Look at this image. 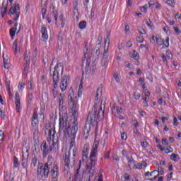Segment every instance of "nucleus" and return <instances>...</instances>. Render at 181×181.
Here are the masks:
<instances>
[{"mask_svg":"<svg viewBox=\"0 0 181 181\" xmlns=\"http://www.w3.org/2000/svg\"><path fill=\"white\" fill-rule=\"evenodd\" d=\"M63 129L64 135H75L76 132L78 131V122L75 119L70 125L67 118L62 116L59 118V131Z\"/></svg>","mask_w":181,"mask_h":181,"instance_id":"1","label":"nucleus"},{"mask_svg":"<svg viewBox=\"0 0 181 181\" xmlns=\"http://www.w3.org/2000/svg\"><path fill=\"white\" fill-rule=\"evenodd\" d=\"M98 152V142H94L93 148L89 156L90 162L86 165V170L88 172L89 180L94 176V170H95V156Z\"/></svg>","mask_w":181,"mask_h":181,"instance_id":"2","label":"nucleus"},{"mask_svg":"<svg viewBox=\"0 0 181 181\" xmlns=\"http://www.w3.org/2000/svg\"><path fill=\"white\" fill-rule=\"evenodd\" d=\"M103 118L104 110L100 107V110L98 112H92L91 113L90 112H88L86 122H88L89 125H92V127H95L98 123V121H103Z\"/></svg>","mask_w":181,"mask_h":181,"instance_id":"3","label":"nucleus"},{"mask_svg":"<svg viewBox=\"0 0 181 181\" xmlns=\"http://www.w3.org/2000/svg\"><path fill=\"white\" fill-rule=\"evenodd\" d=\"M31 125L33 127V141L35 144H37L39 142V119L36 109H34Z\"/></svg>","mask_w":181,"mask_h":181,"instance_id":"4","label":"nucleus"},{"mask_svg":"<svg viewBox=\"0 0 181 181\" xmlns=\"http://www.w3.org/2000/svg\"><path fill=\"white\" fill-rule=\"evenodd\" d=\"M68 105L71 111H73L74 121H77V116L78 115V98L69 94L68 97Z\"/></svg>","mask_w":181,"mask_h":181,"instance_id":"5","label":"nucleus"},{"mask_svg":"<svg viewBox=\"0 0 181 181\" xmlns=\"http://www.w3.org/2000/svg\"><path fill=\"white\" fill-rule=\"evenodd\" d=\"M50 76L52 77L53 84L56 87L59 83V80H60V76H63V67L62 66V64H58L54 68V70H50Z\"/></svg>","mask_w":181,"mask_h":181,"instance_id":"6","label":"nucleus"},{"mask_svg":"<svg viewBox=\"0 0 181 181\" xmlns=\"http://www.w3.org/2000/svg\"><path fill=\"white\" fill-rule=\"evenodd\" d=\"M65 168H73L76 163V150L73 149L69 151L68 153H65L64 158Z\"/></svg>","mask_w":181,"mask_h":181,"instance_id":"7","label":"nucleus"},{"mask_svg":"<svg viewBox=\"0 0 181 181\" xmlns=\"http://www.w3.org/2000/svg\"><path fill=\"white\" fill-rule=\"evenodd\" d=\"M19 11H21V6H19V3H18V1H16L15 4H13V6H11V7L10 8L8 12L9 15H16L13 21H18V19H19V16L21 15V12H19Z\"/></svg>","mask_w":181,"mask_h":181,"instance_id":"8","label":"nucleus"},{"mask_svg":"<svg viewBox=\"0 0 181 181\" xmlns=\"http://www.w3.org/2000/svg\"><path fill=\"white\" fill-rule=\"evenodd\" d=\"M53 157L52 156H48V160L45 164L43 168L44 170V177L47 178L49 177V173H50V166H53Z\"/></svg>","mask_w":181,"mask_h":181,"instance_id":"9","label":"nucleus"},{"mask_svg":"<svg viewBox=\"0 0 181 181\" xmlns=\"http://www.w3.org/2000/svg\"><path fill=\"white\" fill-rule=\"evenodd\" d=\"M69 80H70V76L69 75H64L62 77L59 83V88L62 92L66 91V90L67 89V86H69V83H67V81H69Z\"/></svg>","mask_w":181,"mask_h":181,"instance_id":"10","label":"nucleus"},{"mask_svg":"<svg viewBox=\"0 0 181 181\" xmlns=\"http://www.w3.org/2000/svg\"><path fill=\"white\" fill-rule=\"evenodd\" d=\"M59 151V139H52V143L49 144V152L56 153Z\"/></svg>","mask_w":181,"mask_h":181,"instance_id":"11","label":"nucleus"},{"mask_svg":"<svg viewBox=\"0 0 181 181\" xmlns=\"http://www.w3.org/2000/svg\"><path fill=\"white\" fill-rule=\"evenodd\" d=\"M49 168L51 169L52 179H57V177L59 176V167H57V165L52 164Z\"/></svg>","mask_w":181,"mask_h":181,"instance_id":"12","label":"nucleus"},{"mask_svg":"<svg viewBox=\"0 0 181 181\" xmlns=\"http://www.w3.org/2000/svg\"><path fill=\"white\" fill-rule=\"evenodd\" d=\"M41 151L42 152L43 158H46V156H47V154L50 152V148H49V146L45 141H42L41 144Z\"/></svg>","mask_w":181,"mask_h":181,"instance_id":"13","label":"nucleus"},{"mask_svg":"<svg viewBox=\"0 0 181 181\" xmlns=\"http://www.w3.org/2000/svg\"><path fill=\"white\" fill-rule=\"evenodd\" d=\"M76 135H77V132L75 133V135L73 134H68V136L69 138H71L70 149H69V151L71 150V153H73V149H74V151H76V152H77V149L74 148V146H76V142L74 141V140L76 139Z\"/></svg>","mask_w":181,"mask_h":181,"instance_id":"14","label":"nucleus"},{"mask_svg":"<svg viewBox=\"0 0 181 181\" xmlns=\"http://www.w3.org/2000/svg\"><path fill=\"white\" fill-rule=\"evenodd\" d=\"M24 70L25 71H26V70H28V69H29V66H30V52H25V55L24 57Z\"/></svg>","mask_w":181,"mask_h":181,"instance_id":"15","label":"nucleus"},{"mask_svg":"<svg viewBox=\"0 0 181 181\" xmlns=\"http://www.w3.org/2000/svg\"><path fill=\"white\" fill-rule=\"evenodd\" d=\"M27 153L26 154H23V156H22V162H21V165L23 169H26V166H28V162L29 159V150H26Z\"/></svg>","mask_w":181,"mask_h":181,"instance_id":"16","label":"nucleus"},{"mask_svg":"<svg viewBox=\"0 0 181 181\" xmlns=\"http://www.w3.org/2000/svg\"><path fill=\"white\" fill-rule=\"evenodd\" d=\"M108 47H107V49L105 48L104 52H103V59L101 61V66L103 67H104V66H105L107 64V62H108Z\"/></svg>","mask_w":181,"mask_h":181,"instance_id":"17","label":"nucleus"},{"mask_svg":"<svg viewBox=\"0 0 181 181\" xmlns=\"http://www.w3.org/2000/svg\"><path fill=\"white\" fill-rule=\"evenodd\" d=\"M78 166V168L76 170V174L75 175V179L76 181H83V173H80V168H81V160H79Z\"/></svg>","mask_w":181,"mask_h":181,"instance_id":"18","label":"nucleus"},{"mask_svg":"<svg viewBox=\"0 0 181 181\" xmlns=\"http://www.w3.org/2000/svg\"><path fill=\"white\" fill-rule=\"evenodd\" d=\"M15 103H16V110L17 112H19L21 110V97H19V93H16L15 95Z\"/></svg>","mask_w":181,"mask_h":181,"instance_id":"19","label":"nucleus"},{"mask_svg":"<svg viewBox=\"0 0 181 181\" xmlns=\"http://www.w3.org/2000/svg\"><path fill=\"white\" fill-rule=\"evenodd\" d=\"M57 87H59L58 83H57V86H55L54 83H53V86L52 87L50 90V94L51 95H52L54 99L56 98V97H57V94H59V92H57V90H56Z\"/></svg>","mask_w":181,"mask_h":181,"instance_id":"20","label":"nucleus"},{"mask_svg":"<svg viewBox=\"0 0 181 181\" xmlns=\"http://www.w3.org/2000/svg\"><path fill=\"white\" fill-rule=\"evenodd\" d=\"M130 57H132V59H134V60L136 61V64H137V66L139 64V54H138V52H136V51L133 50V53H130L129 54Z\"/></svg>","mask_w":181,"mask_h":181,"instance_id":"21","label":"nucleus"},{"mask_svg":"<svg viewBox=\"0 0 181 181\" xmlns=\"http://www.w3.org/2000/svg\"><path fill=\"white\" fill-rule=\"evenodd\" d=\"M1 10H4L1 11L2 18H4L5 13H6L8 11V0H4L3 1Z\"/></svg>","mask_w":181,"mask_h":181,"instance_id":"22","label":"nucleus"},{"mask_svg":"<svg viewBox=\"0 0 181 181\" xmlns=\"http://www.w3.org/2000/svg\"><path fill=\"white\" fill-rule=\"evenodd\" d=\"M41 33L42 39L47 40L49 39V35H47V28L45 26L41 28Z\"/></svg>","mask_w":181,"mask_h":181,"instance_id":"23","label":"nucleus"},{"mask_svg":"<svg viewBox=\"0 0 181 181\" xmlns=\"http://www.w3.org/2000/svg\"><path fill=\"white\" fill-rule=\"evenodd\" d=\"M37 179H42L43 178V175H45V170H43V168H38L37 170Z\"/></svg>","mask_w":181,"mask_h":181,"instance_id":"24","label":"nucleus"},{"mask_svg":"<svg viewBox=\"0 0 181 181\" xmlns=\"http://www.w3.org/2000/svg\"><path fill=\"white\" fill-rule=\"evenodd\" d=\"M47 12V6H46V3H45L43 5H42V9H41L42 19H45V15H46Z\"/></svg>","mask_w":181,"mask_h":181,"instance_id":"25","label":"nucleus"},{"mask_svg":"<svg viewBox=\"0 0 181 181\" xmlns=\"http://www.w3.org/2000/svg\"><path fill=\"white\" fill-rule=\"evenodd\" d=\"M54 132H56L54 129L53 130L52 129H49L48 130V135L50 139H52H52H54Z\"/></svg>","mask_w":181,"mask_h":181,"instance_id":"26","label":"nucleus"},{"mask_svg":"<svg viewBox=\"0 0 181 181\" xmlns=\"http://www.w3.org/2000/svg\"><path fill=\"white\" fill-rule=\"evenodd\" d=\"M86 52H83V57H82V62L86 61L87 56L88 55V48H87V44L85 45Z\"/></svg>","mask_w":181,"mask_h":181,"instance_id":"27","label":"nucleus"},{"mask_svg":"<svg viewBox=\"0 0 181 181\" xmlns=\"http://www.w3.org/2000/svg\"><path fill=\"white\" fill-rule=\"evenodd\" d=\"M164 1L167 4V5H169V6L175 8V0H164Z\"/></svg>","mask_w":181,"mask_h":181,"instance_id":"28","label":"nucleus"},{"mask_svg":"<svg viewBox=\"0 0 181 181\" xmlns=\"http://www.w3.org/2000/svg\"><path fill=\"white\" fill-rule=\"evenodd\" d=\"M87 26V22L83 21L79 23L78 27L79 29H86Z\"/></svg>","mask_w":181,"mask_h":181,"instance_id":"29","label":"nucleus"},{"mask_svg":"<svg viewBox=\"0 0 181 181\" xmlns=\"http://www.w3.org/2000/svg\"><path fill=\"white\" fill-rule=\"evenodd\" d=\"M13 165H14V168H18L19 165H21L19 163V159L16 158V156L13 157Z\"/></svg>","mask_w":181,"mask_h":181,"instance_id":"30","label":"nucleus"},{"mask_svg":"<svg viewBox=\"0 0 181 181\" xmlns=\"http://www.w3.org/2000/svg\"><path fill=\"white\" fill-rule=\"evenodd\" d=\"M88 151H90V145H88V144H86L83 146L82 152L85 153H88Z\"/></svg>","mask_w":181,"mask_h":181,"instance_id":"31","label":"nucleus"},{"mask_svg":"<svg viewBox=\"0 0 181 181\" xmlns=\"http://www.w3.org/2000/svg\"><path fill=\"white\" fill-rule=\"evenodd\" d=\"M16 32V28H11L10 29V36H11V39H13Z\"/></svg>","mask_w":181,"mask_h":181,"instance_id":"32","label":"nucleus"},{"mask_svg":"<svg viewBox=\"0 0 181 181\" xmlns=\"http://www.w3.org/2000/svg\"><path fill=\"white\" fill-rule=\"evenodd\" d=\"M98 49L95 51V56H94L95 57V62H96V60H98V59H100V47H98Z\"/></svg>","mask_w":181,"mask_h":181,"instance_id":"33","label":"nucleus"},{"mask_svg":"<svg viewBox=\"0 0 181 181\" xmlns=\"http://www.w3.org/2000/svg\"><path fill=\"white\" fill-rule=\"evenodd\" d=\"M59 107H60L64 103V101L63 100V94H62V93L59 94Z\"/></svg>","mask_w":181,"mask_h":181,"instance_id":"34","label":"nucleus"},{"mask_svg":"<svg viewBox=\"0 0 181 181\" xmlns=\"http://www.w3.org/2000/svg\"><path fill=\"white\" fill-rule=\"evenodd\" d=\"M163 170H160V171L155 170L151 173V176H153V173H157L159 176V175H163Z\"/></svg>","mask_w":181,"mask_h":181,"instance_id":"35","label":"nucleus"},{"mask_svg":"<svg viewBox=\"0 0 181 181\" xmlns=\"http://www.w3.org/2000/svg\"><path fill=\"white\" fill-rule=\"evenodd\" d=\"M13 46H14V47H15L14 54H16V53L18 52V40H16L13 42Z\"/></svg>","mask_w":181,"mask_h":181,"instance_id":"36","label":"nucleus"},{"mask_svg":"<svg viewBox=\"0 0 181 181\" xmlns=\"http://www.w3.org/2000/svg\"><path fill=\"white\" fill-rule=\"evenodd\" d=\"M146 25H148V28H151L152 29L153 26V23H152V21L151 20L146 19L145 20Z\"/></svg>","mask_w":181,"mask_h":181,"instance_id":"37","label":"nucleus"},{"mask_svg":"<svg viewBox=\"0 0 181 181\" xmlns=\"http://www.w3.org/2000/svg\"><path fill=\"white\" fill-rule=\"evenodd\" d=\"M129 168H134L135 167V163L134 162V158L129 159Z\"/></svg>","mask_w":181,"mask_h":181,"instance_id":"38","label":"nucleus"},{"mask_svg":"<svg viewBox=\"0 0 181 181\" xmlns=\"http://www.w3.org/2000/svg\"><path fill=\"white\" fill-rule=\"evenodd\" d=\"M36 163H37V158L34 156L32 159L31 165H33L34 168L36 167Z\"/></svg>","mask_w":181,"mask_h":181,"instance_id":"39","label":"nucleus"},{"mask_svg":"<svg viewBox=\"0 0 181 181\" xmlns=\"http://www.w3.org/2000/svg\"><path fill=\"white\" fill-rule=\"evenodd\" d=\"M6 86L7 90L9 91V90H11V81L8 78L6 79Z\"/></svg>","mask_w":181,"mask_h":181,"instance_id":"40","label":"nucleus"},{"mask_svg":"<svg viewBox=\"0 0 181 181\" xmlns=\"http://www.w3.org/2000/svg\"><path fill=\"white\" fill-rule=\"evenodd\" d=\"M88 158V153L82 152V160H87Z\"/></svg>","mask_w":181,"mask_h":181,"instance_id":"41","label":"nucleus"},{"mask_svg":"<svg viewBox=\"0 0 181 181\" xmlns=\"http://www.w3.org/2000/svg\"><path fill=\"white\" fill-rule=\"evenodd\" d=\"M156 40L159 46H162L163 45V40H162V38H158V37H156Z\"/></svg>","mask_w":181,"mask_h":181,"instance_id":"42","label":"nucleus"},{"mask_svg":"<svg viewBox=\"0 0 181 181\" xmlns=\"http://www.w3.org/2000/svg\"><path fill=\"white\" fill-rule=\"evenodd\" d=\"M163 45H164L165 47H169V37H166L165 42V41L163 42Z\"/></svg>","mask_w":181,"mask_h":181,"instance_id":"43","label":"nucleus"},{"mask_svg":"<svg viewBox=\"0 0 181 181\" xmlns=\"http://www.w3.org/2000/svg\"><path fill=\"white\" fill-rule=\"evenodd\" d=\"M23 88H25V83H18L19 91H23Z\"/></svg>","mask_w":181,"mask_h":181,"instance_id":"44","label":"nucleus"},{"mask_svg":"<svg viewBox=\"0 0 181 181\" xmlns=\"http://www.w3.org/2000/svg\"><path fill=\"white\" fill-rule=\"evenodd\" d=\"M3 62H4V69H8L9 66H8V62L5 59V57L3 55Z\"/></svg>","mask_w":181,"mask_h":181,"instance_id":"45","label":"nucleus"},{"mask_svg":"<svg viewBox=\"0 0 181 181\" xmlns=\"http://www.w3.org/2000/svg\"><path fill=\"white\" fill-rule=\"evenodd\" d=\"M113 77L117 83H119V76H118L117 73H115Z\"/></svg>","mask_w":181,"mask_h":181,"instance_id":"46","label":"nucleus"},{"mask_svg":"<svg viewBox=\"0 0 181 181\" xmlns=\"http://www.w3.org/2000/svg\"><path fill=\"white\" fill-rule=\"evenodd\" d=\"M177 156H179L176 155L175 153L171 154V156H170L171 160H174V162H176V158H177Z\"/></svg>","mask_w":181,"mask_h":181,"instance_id":"47","label":"nucleus"},{"mask_svg":"<svg viewBox=\"0 0 181 181\" xmlns=\"http://www.w3.org/2000/svg\"><path fill=\"white\" fill-rule=\"evenodd\" d=\"M73 5H74V10L78 11L77 8H78V3L77 0H74Z\"/></svg>","mask_w":181,"mask_h":181,"instance_id":"48","label":"nucleus"},{"mask_svg":"<svg viewBox=\"0 0 181 181\" xmlns=\"http://www.w3.org/2000/svg\"><path fill=\"white\" fill-rule=\"evenodd\" d=\"M125 64H126V67H127L128 69L134 68V65L129 63V62H125Z\"/></svg>","mask_w":181,"mask_h":181,"instance_id":"49","label":"nucleus"},{"mask_svg":"<svg viewBox=\"0 0 181 181\" xmlns=\"http://www.w3.org/2000/svg\"><path fill=\"white\" fill-rule=\"evenodd\" d=\"M64 37H63V33H62V31L59 32V35H58V40L62 42V40H63Z\"/></svg>","mask_w":181,"mask_h":181,"instance_id":"50","label":"nucleus"},{"mask_svg":"<svg viewBox=\"0 0 181 181\" xmlns=\"http://www.w3.org/2000/svg\"><path fill=\"white\" fill-rule=\"evenodd\" d=\"M134 98L135 100H139L141 98V93L134 92Z\"/></svg>","mask_w":181,"mask_h":181,"instance_id":"51","label":"nucleus"},{"mask_svg":"<svg viewBox=\"0 0 181 181\" xmlns=\"http://www.w3.org/2000/svg\"><path fill=\"white\" fill-rule=\"evenodd\" d=\"M121 139H122V141H127V133H122Z\"/></svg>","mask_w":181,"mask_h":181,"instance_id":"52","label":"nucleus"},{"mask_svg":"<svg viewBox=\"0 0 181 181\" xmlns=\"http://www.w3.org/2000/svg\"><path fill=\"white\" fill-rule=\"evenodd\" d=\"M139 35H146V30H145V29H144L143 28H141V30H138Z\"/></svg>","mask_w":181,"mask_h":181,"instance_id":"53","label":"nucleus"},{"mask_svg":"<svg viewBox=\"0 0 181 181\" xmlns=\"http://www.w3.org/2000/svg\"><path fill=\"white\" fill-rule=\"evenodd\" d=\"M146 9H148V4H146L145 6L141 8V12H145V13H146Z\"/></svg>","mask_w":181,"mask_h":181,"instance_id":"54","label":"nucleus"},{"mask_svg":"<svg viewBox=\"0 0 181 181\" xmlns=\"http://www.w3.org/2000/svg\"><path fill=\"white\" fill-rule=\"evenodd\" d=\"M166 56H168V59H172L173 57V55L172 54V52H170V51L166 52Z\"/></svg>","mask_w":181,"mask_h":181,"instance_id":"55","label":"nucleus"},{"mask_svg":"<svg viewBox=\"0 0 181 181\" xmlns=\"http://www.w3.org/2000/svg\"><path fill=\"white\" fill-rule=\"evenodd\" d=\"M174 30L175 33H177V35H180L181 30L179 29V27H175Z\"/></svg>","mask_w":181,"mask_h":181,"instance_id":"56","label":"nucleus"},{"mask_svg":"<svg viewBox=\"0 0 181 181\" xmlns=\"http://www.w3.org/2000/svg\"><path fill=\"white\" fill-rule=\"evenodd\" d=\"M4 138H5V136L4 134V132L0 130V141H4Z\"/></svg>","mask_w":181,"mask_h":181,"instance_id":"57","label":"nucleus"},{"mask_svg":"<svg viewBox=\"0 0 181 181\" xmlns=\"http://www.w3.org/2000/svg\"><path fill=\"white\" fill-rule=\"evenodd\" d=\"M53 15H54V18L55 19V22H57V11H53Z\"/></svg>","mask_w":181,"mask_h":181,"instance_id":"58","label":"nucleus"},{"mask_svg":"<svg viewBox=\"0 0 181 181\" xmlns=\"http://www.w3.org/2000/svg\"><path fill=\"white\" fill-rule=\"evenodd\" d=\"M90 63H91V57H89L86 59V66H87V67H90Z\"/></svg>","mask_w":181,"mask_h":181,"instance_id":"59","label":"nucleus"},{"mask_svg":"<svg viewBox=\"0 0 181 181\" xmlns=\"http://www.w3.org/2000/svg\"><path fill=\"white\" fill-rule=\"evenodd\" d=\"M137 42H139V43H142L144 42V37L143 36L138 37Z\"/></svg>","mask_w":181,"mask_h":181,"instance_id":"60","label":"nucleus"},{"mask_svg":"<svg viewBox=\"0 0 181 181\" xmlns=\"http://www.w3.org/2000/svg\"><path fill=\"white\" fill-rule=\"evenodd\" d=\"M134 134H136V135H140L141 132H139V130H138V128H135L133 130Z\"/></svg>","mask_w":181,"mask_h":181,"instance_id":"61","label":"nucleus"},{"mask_svg":"<svg viewBox=\"0 0 181 181\" xmlns=\"http://www.w3.org/2000/svg\"><path fill=\"white\" fill-rule=\"evenodd\" d=\"M92 112H97V103H96V102H95V104H94V106H93V108Z\"/></svg>","mask_w":181,"mask_h":181,"instance_id":"62","label":"nucleus"},{"mask_svg":"<svg viewBox=\"0 0 181 181\" xmlns=\"http://www.w3.org/2000/svg\"><path fill=\"white\" fill-rule=\"evenodd\" d=\"M127 47H132V42L129 40L126 45Z\"/></svg>","mask_w":181,"mask_h":181,"instance_id":"63","label":"nucleus"},{"mask_svg":"<svg viewBox=\"0 0 181 181\" xmlns=\"http://www.w3.org/2000/svg\"><path fill=\"white\" fill-rule=\"evenodd\" d=\"M124 177L125 180H129L130 176H129V175L128 173H125L124 175Z\"/></svg>","mask_w":181,"mask_h":181,"instance_id":"64","label":"nucleus"}]
</instances>
